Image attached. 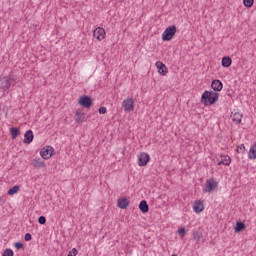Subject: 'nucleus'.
Segmentation results:
<instances>
[{
    "instance_id": "f257e3e1",
    "label": "nucleus",
    "mask_w": 256,
    "mask_h": 256,
    "mask_svg": "<svg viewBox=\"0 0 256 256\" xmlns=\"http://www.w3.org/2000/svg\"><path fill=\"white\" fill-rule=\"evenodd\" d=\"M217 101H219V94L217 92L206 90L202 93L201 103L204 107L215 105Z\"/></svg>"
},
{
    "instance_id": "f03ea898",
    "label": "nucleus",
    "mask_w": 256,
    "mask_h": 256,
    "mask_svg": "<svg viewBox=\"0 0 256 256\" xmlns=\"http://www.w3.org/2000/svg\"><path fill=\"white\" fill-rule=\"evenodd\" d=\"M177 33V27L175 25L168 26L162 33V41H171Z\"/></svg>"
},
{
    "instance_id": "7ed1b4c3",
    "label": "nucleus",
    "mask_w": 256,
    "mask_h": 256,
    "mask_svg": "<svg viewBox=\"0 0 256 256\" xmlns=\"http://www.w3.org/2000/svg\"><path fill=\"white\" fill-rule=\"evenodd\" d=\"M53 155H55V149L52 146H45L40 150V157L42 159H51Z\"/></svg>"
},
{
    "instance_id": "20e7f679",
    "label": "nucleus",
    "mask_w": 256,
    "mask_h": 256,
    "mask_svg": "<svg viewBox=\"0 0 256 256\" xmlns=\"http://www.w3.org/2000/svg\"><path fill=\"white\" fill-rule=\"evenodd\" d=\"M218 184L217 181H215V179L210 178L208 179L203 187V192L204 193H213V191H215V189H217Z\"/></svg>"
},
{
    "instance_id": "39448f33",
    "label": "nucleus",
    "mask_w": 256,
    "mask_h": 256,
    "mask_svg": "<svg viewBox=\"0 0 256 256\" xmlns=\"http://www.w3.org/2000/svg\"><path fill=\"white\" fill-rule=\"evenodd\" d=\"M137 161L139 167H147V164L151 161V156L148 153L141 152L137 155Z\"/></svg>"
},
{
    "instance_id": "423d86ee",
    "label": "nucleus",
    "mask_w": 256,
    "mask_h": 256,
    "mask_svg": "<svg viewBox=\"0 0 256 256\" xmlns=\"http://www.w3.org/2000/svg\"><path fill=\"white\" fill-rule=\"evenodd\" d=\"M122 107L126 113H131L135 110V100L133 98H126L122 102Z\"/></svg>"
},
{
    "instance_id": "0eeeda50",
    "label": "nucleus",
    "mask_w": 256,
    "mask_h": 256,
    "mask_svg": "<svg viewBox=\"0 0 256 256\" xmlns=\"http://www.w3.org/2000/svg\"><path fill=\"white\" fill-rule=\"evenodd\" d=\"M78 105H80V107H84L85 109H89V107L93 105V101L89 96H80L78 99Z\"/></svg>"
},
{
    "instance_id": "6e6552de",
    "label": "nucleus",
    "mask_w": 256,
    "mask_h": 256,
    "mask_svg": "<svg viewBox=\"0 0 256 256\" xmlns=\"http://www.w3.org/2000/svg\"><path fill=\"white\" fill-rule=\"evenodd\" d=\"M0 87L1 89H3V91H9V88L11 87V80L9 79V77H0Z\"/></svg>"
},
{
    "instance_id": "1a4fd4ad",
    "label": "nucleus",
    "mask_w": 256,
    "mask_h": 256,
    "mask_svg": "<svg viewBox=\"0 0 256 256\" xmlns=\"http://www.w3.org/2000/svg\"><path fill=\"white\" fill-rule=\"evenodd\" d=\"M155 67L157 68L158 73L160 75H162L163 77H165V75H167V73H169V70L167 69V66L161 61H157L155 63Z\"/></svg>"
},
{
    "instance_id": "9d476101",
    "label": "nucleus",
    "mask_w": 256,
    "mask_h": 256,
    "mask_svg": "<svg viewBox=\"0 0 256 256\" xmlns=\"http://www.w3.org/2000/svg\"><path fill=\"white\" fill-rule=\"evenodd\" d=\"M106 33H105V29L98 27L94 30V37L95 39H97L98 41H103V39H105L106 37Z\"/></svg>"
},
{
    "instance_id": "9b49d317",
    "label": "nucleus",
    "mask_w": 256,
    "mask_h": 256,
    "mask_svg": "<svg viewBox=\"0 0 256 256\" xmlns=\"http://www.w3.org/2000/svg\"><path fill=\"white\" fill-rule=\"evenodd\" d=\"M205 209V205L200 200H196L193 203V211L194 213H201Z\"/></svg>"
},
{
    "instance_id": "f8f14e48",
    "label": "nucleus",
    "mask_w": 256,
    "mask_h": 256,
    "mask_svg": "<svg viewBox=\"0 0 256 256\" xmlns=\"http://www.w3.org/2000/svg\"><path fill=\"white\" fill-rule=\"evenodd\" d=\"M33 139H34L33 131L28 130L24 134L23 143H25L26 145H30V143H33Z\"/></svg>"
},
{
    "instance_id": "ddd939ff",
    "label": "nucleus",
    "mask_w": 256,
    "mask_h": 256,
    "mask_svg": "<svg viewBox=\"0 0 256 256\" xmlns=\"http://www.w3.org/2000/svg\"><path fill=\"white\" fill-rule=\"evenodd\" d=\"M117 207L119 209H127L129 207V200L125 197L119 198L117 200Z\"/></svg>"
},
{
    "instance_id": "4468645a",
    "label": "nucleus",
    "mask_w": 256,
    "mask_h": 256,
    "mask_svg": "<svg viewBox=\"0 0 256 256\" xmlns=\"http://www.w3.org/2000/svg\"><path fill=\"white\" fill-rule=\"evenodd\" d=\"M211 88L213 91H222L223 90V82L221 80H213L211 83Z\"/></svg>"
},
{
    "instance_id": "2eb2a0df",
    "label": "nucleus",
    "mask_w": 256,
    "mask_h": 256,
    "mask_svg": "<svg viewBox=\"0 0 256 256\" xmlns=\"http://www.w3.org/2000/svg\"><path fill=\"white\" fill-rule=\"evenodd\" d=\"M32 165L36 169H43V167H45V161H43L41 158H34L32 160Z\"/></svg>"
},
{
    "instance_id": "dca6fc26",
    "label": "nucleus",
    "mask_w": 256,
    "mask_h": 256,
    "mask_svg": "<svg viewBox=\"0 0 256 256\" xmlns=\"http://www.w3.org/2000/svg\"><path fill=\"white\" fill-rule=\"evenodd\" d=\"M248 159H251V160L256 159V143H254L250 146V149L248 152Z\"/></svg>"
},
{
    "instance_id": "f3484780",
    "label": "nucleus",
    "mask_w": 256,
    "mask_h": 256,
    "mask_svg": "<svg viewBox=\"0 0 256 256\" xmlns=\"http://www.w3.org/2000/svg\"><path fill=\"white\" fill-rule=\"evenodd\" d=\"M232 121H234V123L239 124L241 123V120L243 119V114L240 112H234L232 113Z\"/></svg>"
},
{
    "instance_id": "a211bd4d",
    "label": "nucleus",
    "mask_w": 256,
    "mask_h": 256,
    "mask_svg": "<svg viewBox=\"0 0 256 256\" xmlns=\"http://www.w3.org/2000/svg\"><path fill=\"white\" fill-rule=\"evenodd\" d=\"M222 159L218 162V165H231V157L229 155H221Z\"/></svg>"
},
{
    "instance_id": "6ab92c4d",
    "label": "nucleus",
    "mask_w": 256,
    "mask_h": 256,
    "mask_svg": "<svg viewBox=\"0 0 256 256\" xmlns=\"http://www.w3.org/2000/svg\"><path fill=\"white\" fill-rule=\"evenodd\" d=\"M222 67L229 68V66L233 63V60H231V57L225 56L222 58Z\"/></svg>"
},
{
    "instance_id": "aec40b11",
    "label": "nucleus",
    "mask_w": 256,
    "mask_h": 256,
    "mask_svg": "<svg viewBox=\"0 0 256 256\" xmlns=\"http://www.w3.org/2000/svg\"><path fill=\"white\" fill-rule=\"evenodd\" d=\"M75 121H76V123H84V121H85V113H83V112H76V114H75Z\"/></svg>"
},
{
    "instance_id": "412c9836",
    "label": "nucleus",
    "mask_w": 256,
    "mask_h": 256,
    "mask_svg": "<svg viewBox=\"0 0 256 256\" xmlns=\"http://www.w3.org/2000/svg\"><path fill=\"white\" fill-rule=\"evenodd\" d=\"M139 209L142 213H147L149 211V205H147V201L142 200L139 204Z\"/></svg>"
},
{
    "instance_id": "4be33fe9",
    "label": "nucleus",
    "mask_w": 256,
    "mask_h": 256,
    "mask_svg": "<svg viewBox=\"0 0 256 256\" xmlns=\"http://www.w3.org/2000/svg\"><path fill=\"white\" fill-rule=\"evenodd\" d=\"M10 134H11L12 139H17V137L19 135V128H17V127L10 128Z\"/></svg>"
},
{
    "instance_id": "5701e85b",
    "label": "nucleus",
    "mask_w": 256,
    "mask_h": 256,
    "mask_svg": "<svg viewBox=\"0 0 256 256\" xmlns=\"http://www.w3.org/2000/svg\"><path fill=\"white\" fill-rule=\"evenodd\" d=\"M19 189H20L19 186H14V187L10 188L8 190V195H10V197H13V195H15L16 193L19 192Z\"/></svg>"
},
{
    "instance_id": "b1692460",
    "label": "nucleus",
    "mask_w": 256,
    "mask_h": 256,
    "mask_svg": "<svg viewBox=\"0 0 256 256\" xmlns=\"http://www.w3.org/2000/svg\"><path fill=\"white\" fill-rule=\"evenodd\" d=\"M2 256H15V253L11 250V248H7L2 253Z\"/></svg>"
},
{
    "instance_id": "393cba45",
    "label": "nucleus",
    "mask_w": 256,
    "mask_h": 256,
    "mask_svg": "<svg viewBox=\"0 0 256 256\" xmlns=\"http://www.w3.org/2000/svg\"><path fill=\"white\" fill-rule=\"evenodd\" d=\"M253 3H255V0H243L244 7L251 8L253 7Z\"/></svg>"
},
{
    "instance_id": "a878e982",
    "label": "nucleus",
    "mask_w": 256,
    "mask_h": 256,
    "mask_svg": "<svg viewBox=\"0 0 256 256\" xmlns=\"http://www.w3.org/2000/svg\"><path fill=\"white\" fill-rule=\"evenodd\" d=\"M235 233H241V231H245V225H236L234 227Z\"/></svg>"
},
{
    "instance_id": "bb28decb",
    "label": "nucleus",
    "mask_w": 256,
    "mask_h": 256,
    "mask_svg": "<svg viewBox=\"0 0 256 256\" xmlns=\"http://www.w3.org/2000/svg\"><path fill=\"white\" fill-rule=\"evenodd\" d=\"M79 255V250L77 248H73L71 251H69L67 256H77Z\"/></svg>"
},
{
    "instance_id": "cd10ccee",
    "label": "nucleus",
    "mask_w": 256,
    "mask_h": 256,
    "mask_svg": "<svg viewBox=\"0 0 256 256\" xmlns=\"http://www.w3.org/2000/svg\"><path fill=\"white\" fill-rule=\"evenodd\" d=\"M236 151H237V153H245V151H246L245 144L239 145Z\"/></svg>"
},
{
    "instance_id": "c85d7f7f",
    "label": "nucleus",
    "mask_w": 256,
    "mask_h": 256,
    "mask_svg": "<svg viewBox=\"0 0 256 256\" xmlns=\"http://www.w3.org/2000/svg\"><path fill=\"white\" fill-rule=\"evenodd\" d=\"M98 113H99L100 115H105V113H107V107H104V106L100 107V108L98 109Z\"/></svg>"
},
{
    "instance_id": "c756f323",
    "label": "nucleus",
    "mask_w": 256,
    "mask_h": 256,
    "mask_svg": "<svg viewBox=\"0 0 256 256\" xmlns=\"http://www.w3.org/2000/svg\"><path fill=\"white\" fill-rule=\"evenodd\" d=\"M201 237H202L201 232H195L194 233L195 241H201Z\"/></svg>"
},
{
    "instance_id": "7c9ffc66",
    "label": "nucleus",
    "mask_w": 256,
    "mask_h": 256,
    "mask_svg": "<svg viewBox=\"0 0 256 256\" xmlns=\"http://www.w3.org/2000/svg\"><path fill=\"white\" fill-rule=\"evenodd\" d=\"M47 219L45 218V216H40L38 219V223H40V225H45Z\"/></svg>"
},
{
    "instance_id": "2f4dec72",
    "label": "nucleus",
    "mask_w": 256,
    "mask_h": 256,
    "mask_svg": "<svg viewBox=\"0 0 256 256\" xmlns=\"http://www.w3.org/2000/svg\"><path fill=\"white\" fill-rule=\"evenodd\" d=\"M14 247L16 248V249H23V245L21 244V242H16L15 244H14Z\"/></svg>"
},
{
    "instance_id": "473e14b6",
    "label": "nucleus",
    "mask_w": 256,
    "mask_h": 256,
    "mask_svg": "<svg viewBox=\"0 0 256 256\" xmlns=\"http://www.w3.org/2000/svg\"><path fill=\"white\" fill-rule=\"evenodd\" d=\"M178 233H179V235H180L181 237H184V235H185V228H180V229H178Z\"/></svg>"
},
{
    "instance_id": "72a5a7b5",
    "label": "nucleus",
    "mask_w": 256,
    "mask_h": 256,
    "mask_svg": "<svg viewBox=\"0 0 256 256\" xmlns=\"http://www.w3.org/2000/svg\"><path fill=\"white\" fill-rule=\"evenodd\" d=\"M31 234H29V233H26L25 234V237H24V239H25V241H31Z\"/></svg>"
},
{
    "instance_id": "f704fd0d",
    "label": "nucleus",
    "mask_w": 256,
    "mask_h": 256,
    "mask_svg": "<svg viewBox=\"0 0 256 256\" xmlns=\"http://www.w3.org/2000/svg\"><path fill=\"white\" fill-rule=\"evenodd\" d=\"M236 225H243V222H237Z\"/></svg>"
}]
</instances>
